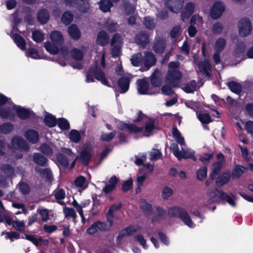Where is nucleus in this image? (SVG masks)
I'll use <instances>...</instances> for the list:
<instances>
[{
	"label": "nucleus",
	"instance_id": "nucleus-29",
	"mask_svg": "<svg viewBox=\"0 0 253 253\" xmlns=\"http://www.w3.org/2000/svg\"><path fill=\"white\" fill-rule=\"evenodd\" d=\"M25 136L26 139L32 143H36L39 140V134L33 129H29L25 133Z\"/></svg>",
	"mask_w": 253,
	"mask_h": 253
},
{
	"label": "nucleus",
	"instance_id": "nucleus-62",
	"mask_svg": "<svg viewBox=\"0 0 253 253\" xmlns=\"http://www.w3.org/2000/svg\"><path fill=\"white\" fill-rule=\"evenodd\" d=\"M144 24L149 29H152L155 26V23L154 20L149 17H145Z\"/></svg>",
	"mask_w": 253,
	"mask_h": 253
},
{
	"label": "nucleus",
	"instance_id": "nucleus-15",
	"mask_svg": "<svg viewBox=\"0 0 253 253\" xmlns=\"http://www.w3.org/2000/svg\"><path fill=\"white\" fill-rule=\"evenodd\" d=\"M225 10V6L221 1H216L213 5L211 12V16L213 19H217L220 17Z\"/></svg>",
	"mask_w": 253,
	"mask_h": 253
},
{
	"label": "nucleus",
	"instance_id": "nucleus-11",
	"mask_svg": "<svg viewBox=\"0 0 253 253\" xmlns=\"http://www.w3.org/2000/svg\"><path fill=\"white\" fill-rule=\"evenodd\" d=\"M65 3L69 7H76L82 12H86L89 8L87 0H65Z\"/></svg>",
	"mask_w": 253,
	"mask_h": 253
},
{
	"label": "nucleus",
	"instance_id": "nucleus-48",
	"mask_svg": "<svg viewBox=\"0 0 253 253\" xmlns=\"http://www.w3.org/2000/svg\"><path fill=\"white\" fill-rule=\"evenodd\" d=\"M186 93H193L196 89V84L195 81H192L182 87Z\"/></svg>",
	"mask_w": 253,
	"mask_h": 253
},
{
	"label": "nucleus",
	"instance_id": "nucleus-30",
	"mask_svg": "<svg viewBox=\"0 0 253 253\" xmlns=\"http://www.w3.org/2000/svg\"><path fill=\"white\" fill-rule=\"evenodd\" d=\"M162 74L159 70H155L152 74L151 82L154 86H159L161 83Z\"/></svg>",
	"mask_w": 253,
	"mask_h": 253
},
{
	"label": "nucleus",
	"instance_id": "nucleus-38",
	"mask_svg": "<svg viewBox=\"0 0 253 253\" xmlns=\"http://www.w3.org/2000/svg\"><path fill=\"white\" fill-rule=\"evenodd\" d=\"M70 36L74 39L77 40L80 38L81 33L77 27L74 25H71L68 29Z\"/></svg>",
	"mask_w": 253,
	"mask_h": 253
},
{
	"label": "nucleus",
	"instance_id": "nucleus-47",
	"mask_svg": "<svg viewBox=\"0 0 253 253\" xmlns=\"http://www.w3.org/2000/svg\"><path fill=\"white\" fill-rule=\"evenodd\" d=\"M142 55L141 53L133 55L131 59V63L133 66H139L142 63Z\"/></svg>",
	"mask_w": 253,
	"mask_h": 253
},
{
	"label": "nucleus",
	"instance_id": "nucleus-31",
	"mask_svg": "<svg viewBox=\"0 0 253 253\" xmlns=\"http://www.w3.org/2000/svg\"><path fill=\"white\" fill-rule=\"evenodd\" d=\"M155 62L156 58L154 55L150 52H146L144 65L147 68V69H149L151 67L153 66L155 64Z\"/></svg>",
	"mask_w": 253,
	"mask_h": 253
},
{
	"label": "nucleus",
	"instance_id": "nucleus-20",
	"mask_svg": "<svg viewBox=\"0 0 253 253\" xmlns=\"http://www.w3.org/2000/svg\"><path fill=\"white\" fill-rule=\"evenodd\" d=\"M137 90L138 92L141 94H151L149 90V83L145 79L138 80L137 82Z\"/></svg>",
	"mask_w": 253,
	"mask_h": 253
},
{
	"label": "nucleus",
	"instance_id": "nucleus-17",
	"mask_svg": "<svg viewBox=\"0 0 253 253\" xmlns=\"http://www.w3.org/2000/svg\"><path fill=\"white\" fill-rule=\"evenodd\" d=\"M72 204L81 216L82 222H84L85 218L84 215V211H86V209L90 204V201L86 200L79 204L76 200H74Z\"/></svg>",
	"mask_w": 253,
	"mask_h": 253
},
{
	"label": "nucleus",
	"instance_id": "nucleus-61",
	"mask_svg": "<svg viewBox=\"0 0 253 253\" xmlns=\"http://www.w3.org/2000/svg\"><path fill=\"white\" fill-rule=\"evenodd\" d=\"M134 240L136 242H138L144 249L146 250L148 246L146 245L145 239L141 235H137L134 237Z\"/></svg>",
	"mask_w": 253,
	"mask_h": 253
},
{
	"label": "nucleus",
	"instance_id": "nucleus-54",
	"mask_svg": "<svg viewBox=\"0 0 253 253\" xmlns=\"http://www.w3.org/2000/svg\"><path fill=\"white\" fill-rule=\"evenodd\" d=\"M165 48V42L163 40H160L155 43L154 50L157 53L162 52Z\"/></svg>",
	"mask_w": 253,
	"mask_h": 253
},
{
	"label": "nucleus",
	"instance_id": "nucleus-10",
	"mask_svg": "<svg viewBox=\"0 0 253 253\" xmlns=\"http://www.w3.org/2000/svg\"><path fill=\"white\" fill-rule=\"evenodd\" d=\"M10 149L14 151V153L23 151H27L29 149L27 142L19 137H14L11 140V145Z\"/></svg>",
	"mask_w": 253,
	"mask_h": 253
},
{
	"label": "nucleus",
	"instance_id": "nucleus-6",
	"mask_svg": "<svg viewBox=\"0 0 253 253\" xmlns=\"http://www.w3.org/2000/svg\"><path fill=\"white\" fill-rule=\"evenodd\" d=\"M50 38L51 42H45L44 47L50 53L55 54L59 50V47L63 42V37L59 32L55 31L51 33Z\"/></svg>",
	"mask_w": 253,
	"mask_h": 253
},
{
	"label": "nucleus",
	"instance_id": "nucleus-35",
	"mask_svg": "<svg viewBox=\"0 0 253 253\" xmlns=\"http://www.w3.org/2000/svg\"><path fill=\"white\" fill-rule=\"evenodd\" d=\"M185 211L177 207H174L169 208L168 210V214L169 216L172 217H181L182 212H184Z\"/></svg>",
	"mask_w": 253,
	"mask_h": 253
},
{
	"label": "nucleus",
	"instance_id": "nucleus-5",
	"mask_svg": "<svg viewBox=\"0 0 253 253\" xmlns=\"http://www.w3.org/2000/svg\"><path fill=\"white\" fill-rule=\"evenodd\" d=\"M179 63L178 62H170L169 65V70L166 78L168 84L174 87L177 86L181 77V74L179 71Z\"/></svg>",
	"mask_w": 253,
	"mask_h": 253
},
{
	"label": "nucleus",
	"instance_id": "nucleus-45",
	"mask_svg": "<svg viewBox=\"0 0 253 253\" xmlns=\"http://www.w3.org/2000/svg\"><path fill=\"white\" fill-rule=\"evenodd\" d=\"M85 50V48L83 47L82 49L78 48H74L72 51V56L74 59L77 60H81L82 59L84 55V51Z\"/></svg>",
	"mask_w": 253,
	"mask_h": 253
},
{
	"label": "nucleus",
	"instance_id": "nucleus-32",
	"mask_svg": "<svg viewBox=\"0 0 253 253\" xmlns=\"http://www.w3.org/2000/svg\"><path fill=\"white\" fill-rule=\"evenodd\" d=\"M194 9L195 5L194 3L192 2L188 3L181 14L183 20L188 18L194 12Z\"/></svg>",
	"mask_w": 253,
	"mask_h": 253
},
{
	"label": "nucleus",
	"instance_id": "nucleus-21",
	"mask_svg": "<svg viewBox=\"0 0 253 253\" xmlns=\"http://www.w3.org/2000/svg\"><path fill=\"white\" fill-rule=\"evenodd\" d=\"M130 78V75H128L126 77H123L118 80V83L121 93H125L127 91L129 88Z\"/></svg>",
	"mask_w": 253,
	"mask_h": 253
},
{
	"label": "nucleus",
	"instance_id": "nucleus-7",
	"mask_svg": "<svg viewBox=\"0 0 253 253\" xmlns=\"http://www.w3.org/2000/svg\"><path fill=\"white\" fill-rule=\"evenodd\" d=\"M170 149L172 151L174 155L179 160L181 159L191 158L194 161L197 160L196 157L195 156V151L191 149L187 148L184 149L182 146L181 150H179L177 145L173 143L170 146Z\"/></svg>",
	"mask_w": 253,
	"mask_h": 253
},
{
	"label": "nucleus",
	"instance_id": "nucleus-56",
	"mask_svg": "<svg viewBox=\"0 0 253 253\" xmlns=\"http://www.w3.org/2000/svg\"><path fill=\"white\" fill-rule=\"evenodd\" d=\"M140 208L145 213H149L152 211V206L145 200L141 201Z\"/></svg>",
	"mask_w": 253,
	"mask_h": 253
},
{
	"label": "nucleus",
	"instance_id": "nucleus-42",
	"mask_svg": "<svg viewBox=\"0 0 253 253\" xmlns=\"http://www.w3.org/2000/svg\"><path fill=\"white\" fill-rule=\"evenodd\" d=\"M172 135L175 141L181 146H185L184 138L181 136L179 131L175 128L172 130Z\"/></svg>",
	"mask_w": 253,
	"mask_h": 253
},
{
	"label": "nucleus",
	"instance_id": "nucleus-40",
	"mask_svg": "<svg viewBox=\"0 0 253 253\" xmlns=\"http://www.w3.org/2000/svg\"><path fill=\"white\" fill-rule=\"evenodd\" d=\"M33 160L36 164L41 166H44L47 162L46 158L40 153L34 154Z\"/></svg>",
	"mask_w": 253,
	"mask_h": 253
},
{
	"label": "nucleus",
	"instance_id": "nucleus-60",
	"mask_svg": "<svg viewBox=\"0 0 253 253\" xmlns=\"http://www.w3.org/2000/svg\"><path fill=\"white\" fill-rule=\"evenodd\" d=\"M116 27V24L110 19L108 20L104 24V28L110 32H114Z\"/></svg>",
	"mask_w": 253,
	"mask_h": 253
},
{
	"label": "nucleus",
	"instance_id": "nucleus-64",
	"mask_svg": "<svg viewBox=\"0 0 253 253\" xmlns=\"http://www.w3.org/2000/svg\"><path fill=\"white\" fill-rule=\"evenodd\" d=\"M13 226L17 230L23 231L25 230V223L23 221L16 220L12 222Z\"/></svg>",
	"mask_w": 253,
	"mask_h": 253
},
{
	"label": "nucleus",
	"instance_id": "nucleus-19",
	"mask_svg": "<svg viewBox=\"0 0 253 253\" xmlns=\"http://www.w3.org/2000/svg\"><path fill=\"white\" fill-rule=\"evenodd\" d=\"M224 159V157L222 154L220 153L217 155L218 162L213 165L212 173L210 175V177L212 180L214 179L218 174L222 166L221 162L223 161Z\"/></svg>",
	"mask_w": 253,
	"mask_h": 253
},
{
	"label": "nucleus",
	"instance_id": "nucleus-50",
	"mask_svg": "<svg viewBox=\"0 0 253 253\" xmlns=\"http://www.w3.org/2000/svg\"><path fill=\"white\" fill-rule=\"evenodd\" d=\"M39 150L42 152L44 155L49 156L52 154L53 150L48 144H42L39 148Z\"/></svg>",
	"mask_w": 253,
	"mask_h": 253
},
{
	"label": "nucleus",
	"instance_id": "nucleus-2",
	"mask_svg": "<svg viewBox=\"0 0 253 253\" xmlns=\"http://www.w3.org/2000/svg\"><path fill=\"white\" fill-rule=\"evenodd\" d=\"M154 122L153 120H149L146 123L145 127H137L136 125L131 123H125L119 121L117 123L118 127L122 130L127 129L130 133L138 134L142 136H149L151 135L155 129Z\"/></svg>",
	"mask_w": 253,
	"mask_h": 253
},
{
	"label": "nucleus",
	"instance_id": "nucleus-36",
	"mask_svg": "<svg viewBox=\"0 0 253 253\" xmlns=\"http://www.w3.org/2000/svg\"><path fill=\"white\" fill-rule=\"evenodd\" d=\"M36 170L38 172L41 176L45 178L48 181H52V174L50 169H39L38 168H36Z\"/></svg>",
	"mask_w": 253,
	"mask_h": 253
},
{
	"label": "nucleus",
	"instance_id": "nucleus-3",
	"mask_svg": "<svg viewBox=\"0 0 253 253\" xmlns=\"http://www.w3.org/2000/svg\"><path fill=\"white\" fill-rule=\"evenodd\" d=\"M92 145L90 143L84 144L80 152V157L78 156L75 157L74 153L70 149L62 148L61 151L69 157H75L74 160L71 164V167L73 168L75 166L76 160L78 159H79L83 164L87 165L88 164L92 156Z\"/></svg>",
	"mask_w": 253,
	"mask_h": 253
},
{
	"label": "nucleus",
	"instance_id": "nucleus-63",
	"mask_svg": "<svg viewBox=\"0 0 253 253\" xmlns=\"http://www.w3.org/2000/svg\"><path fill=\"white\" fill-rule=\"evenodd\" d=\"M244 172V168L241 166H236L232 172V177L236 178L240 177Z\"/></svg>",
	"mask_w": 253,
	"mask_h": 253
},
{
	"label": "nucleus",
	"instance_id": "nucleus-26",
	"mask_svg": "<svg viewBox=\"0 0 253 253\" xmlns=\"http://www.w3.org/2000/svg\"><path fill=\"white\" fill-rule=\"evenodd\" d=\"M135 40L136 42L142 47L145 46L149 42L148 35L143 33L136 35Z\"/></svg>",
	"mask_w": 253,
	"mask_h": 253
},
{
	"label": "nucleus",
	"instance_id": "nucleus-23",
	"mask_svg": "<svg viewBox=\"0 0 253 253\" xmlns=\"http://www.w3.org/2000/svg\"><path fill=\"white\" fill-rule=\"evenodd\" d=\"M15 113L22 119L28 118L31 114V112L29 110L14 105V114Z\"/></svg>",
	"mask_w": 253,
	"mask_h": 253
},
{
	"label": "nucleus",
	"instance_id": "nucleus-25",
	"mask_svg": "<svg viewBox=\"0 0 253 253\" xmlns=\"http://www.w3.org/2000/svg\"><path fill=\"white\" fill-rule=\"evenodd\" d=\"M14 29H13L11 32V37L13 39L17 46L22 50H24L25 49L26 45L25 41L24 39L20 36L14 34Z\"/></svg>",
	"mask_w": 253,
	"mask_h": 253
},
{
	"label": "nucleus",
	"instance_id": "nucleus-57",
	"mask_svg": "<svg viewBox=\"0 0 253 253\" xmlns=\"http://www.w3.org/2000/svg\"><path fill=\"white\" fill-rule=\"evenodd\" d=\"M207 175V169L206 167H203L197 171V177L199 180H203Z\"/></svg>",
	"mask_w": 253,
	"mask_h": 253
},
{
	"label": "nucleus",
	"instance_id": "nucleus-8",
	"mask_svg": "<svg viewBox=\"0 0 253 253\" xmlns=\"http://www.w3.org/2000/svg\"><path fill=\"white\" fill-rule=\"evenodd\" d=\"M153 169V167L151 165H144L143 168L140 169L139 172L137 177L136 193H138L140 191L141 187L143 185L144 181L152 172Z\"/></svg>",
	"mask_w": 253,
	"mask_h": 253
},
{
	"label": "nucleus",
	"instance_id": "nucleus-49",
	"mask_svg": "<svg viewBox=\"0 0 253 253\" xmlns=\"http://www.w3.org/2000/svg\"><path fill=\"white\" fill-rule=\"evenodd\" d=\"M26 54L27 56L35 59H39L42 58L39 54L37 50L33 47L30 48L26 51Z\"/></svg>",
	"mask_w": 253,
	"mask_h": 253
},
{
	"label": "nucleus",
	"instance_id": "nucleus-24",
	"mask_svg": "<svg viewBox=\"0 0 253 253\" xmlns=\"http://www.w3.org/2000/svg\"><path fill=\"white\" fill-rule=\"evenodd\" d=\"M109 36L105 31H101L98 33L97 35L96 42L98 44L101 46H104L109 43Z\"/></svg>",
	"mask_w": 253,
	"mask_h": 253
},
{
	"label": "nucleus",
	"instance_id": "nucleus-27",
	"mask_svg": "<svg viewBox=\"0 0 253 253\" xmlns=\"http://www.w3.org/2000/svg\"><path fill=\"white\" fill-rule=\"evenodd\" d=\"M246 46L244 43H241L238 45L234 51V54L239 61L246 58L247 55L245 54Z\"/></svg>",
	"mask_w": 253,
	"mask_h": 253
},
{
	"label": "nucleus",
	"instance_id": "nucleus-13",
	"mask_svg": "<svg viewBox=\"0 0 253 253\" xmlns=\"http://www.w3.org/2000/svg\"><path fill=\"white\" fill-rule=\"evenodd\" d=\"M238 28L239 34L242 37L249 35L252 30L251 23L247 18H243L240 21Z\"/></svg>",
	"mask_w": 253,
	"mask_h": 253
},
{
	"label": "nucleus",
	"instance_id": "nucleus-16",
	"mask_svg": "<svg viewBox=\"0 0 253 253\" xmlns=\"http://www.w3.org/2000/svg\"><path fill=\"white\" fill-rule=\"evenodd\" d=\"M203 23V19L202 17L198 15H194L190 20L191 25L188 28V34L190 36L194 37L197 33L196 28L193 26L197 25V26H201Z\"/></svg>",
	"mask_w": 253,
	"mask_h": 253
},
{
	"label": "nucleus",
	"instance_id": "nucleus-9",
	"mask_svg": "<svg viewBox=\"0 0 253 253\" xmlns=\"http://www.w3.org/2000/svg\"><path fill=\"white\" fill-rule=\"evenodd\" d=\"M93 76L96 80L100 81L103 84L108 85L107 82L104 75L97 67H92L86 75V82L91 83L94 81Z\"/></svg>",
	"mask_w": 253,
	"mask_h": 253
},
{
	"label": "nucleus",
	"instance_id": "nucleus-59",
	"mask_svg": "<svg viewBox=\"0 0 253 253\" xmlns=\"http://www.w3.org/2000/svg\"><path fill=\"white\" fill-rule=\"evenodd\" d=\"M13 126L10 123H4L0 126V132L7 133L13 129Z\"/></svg>",
	"mask_w": 253,
	"mask_h": 253
},
{
	"label": "nucleus",
	"instance_id": "nucleus-58",
	"mask_svg": "<svg viewBox=\"0 0 253 253\" xmlns=\"http://www.w3.org/2000/svg\"><path fill=\"white\" fill-rule=\"evenodd\" d=\"M32 38L37 42H42L44 39L43 34L39 31H35L32 33Z\"/></svg>",
	"mask_w": 253,
	"mask_h": 253
},
{
	"label": "nucleus",
	"instance_id": "nucleus-34",
	"mask_svg": "<svg viewBox=\"0 0 253 253\" xmlns=\"http://www.w3.org/2000/svg\"><path fill=\"white\" fill-rule=\"evenodd\" d=\"M230 177V172L227 171V172H225L218 176L216 181V183L217 185L222 186L228 183Z\"/></svg>",
	"mask_w": 253,
	"mask_h": 253
},
{
	"label": "nucleus",
	"instance_id": "nucleus-37",
	"mask_svg": "<svg viewBox=\"0 0 253 253\" xmlns=\"http://www.w3.org/2000/svg\"><path fill=\"white\" fill-rule=\"evenodd\" d=\"M226 45V41L223 38H218L215 42L214 49L217 52L223 50Z\"/></svg>",
	"mask_w": 253,
	"mask_h": 253
},
{
	"label": "nucleus",
	"instance_id": "nucleus-53",
	"mask_svg": "<svg viewBox=\"0 0 253 253\" xmlns=\"http://www.w3.org/2000/svg\"><path fill=\"white\" fill-rule=\"evenodd\" d=\"M173 190L170 187L165 186L163 188L162 192V197L164 199H168L172 195Z\"/></svg>",
	"mask_w": 253,
	"mask_h": 253
},
{
	"label": "nucleus",
	"instance_id": "nucleus-33",
	"mask_svg": "<svg viewBox=\"0 0 253 253\" xmlns=\"http://www.w3.org/2000/svg\"><path fill=\"white\" fill-rule=\"evenodd\" d=\"M181 216L180 218L185 225L190 228H193L196 226V224L191 219L190 216L186 211L181 213Z\"/></svg>",
	"mask_w": 253,
	"mask_h": 253
},
{
	"label": "nucleus",
	"instance_id": "nucleus-44",
	"mask_svg": "<svg viewBox=\"0 0 253 253\" xmlns=\"http://www.w3.org/2000/svg\"><path fill=\"white\" fill-rule=\"evenodd\" d=\"M198 66L201 72L207 76L209 75V70L210 68V64L208 61L206 60L200 63Z\"/></svg>",
	"mask_w": 253,
	"mask_h": 253
},
{
	"label": "nucleus",
	"instance_id": "nucleus-14",
	"mask_svg": "<svg viewBox=\"0 0 253 253\" xmlns=\"http://www.w3.org/2000/svg\"><path fill=\"white\" fill-rule=\"evenodd\" d=\"M7 103L8 106L6 105L0 109V117L2 118L12 119L14 117V104L9 101Z\"/></svg>",
	"mask_w": 253,
	"mask_h": 253
},
{
	"label": "nucleus",
	"instance_id": "nucleus-22",
	"mask_svg": "<svg viewBox=\"0 0 253 253\" xmlns=\"http://www.w3.org/2000/svg\"><path fill=\"white\" fill-rule=\"evenodd\" d=\"M118 181L119 179L116 176L111 177L106 186L103 188V192L107 194L112 191L115 189Z\"/></svg>",
	"mask_w": 253,
	"mask_h": 253
},
{
	"label": "nucleus",
	"instance_id": "nucleus-55",
	"mask_svg": "<svg viewBox=\"0 0 253 253\" xmlns=\"http://www.w3.org/2000/svg\"><path fill=\"white\" fill-rule=\"evenodd\" d=\"M230 89L233 92L239 93L242 90L241 85L235 82H230L228 84Z\"/></svg>",
	"mask_w": 253,
	"mask_h": 253
},
{
	"label": "nucleus",
	"instance_id": "nucleus-28",
	"mask_svg": "<svg viewBox=\"0 0 253 253\" xmlns=\"http://www.w3.org/2000/svg\"><path fill=\"white\" fill-rule=\"evenodd\" d=\"M84 134L83 131H80L76 129H72L69 133L68 138L71 141L74 143H79Z\"/></svg>",
	"mask_w": 253,
	"mask_h": 253
},
{
	"label": "nucleus",
	"instance_id": "nucleus-4",
	"mask_svg": "<svg viewBox=\"0 0 253 253\" xmlns=\"http://www.w3.org/2000/svg\"><path fill=\"white\" fill-rule=\"evenodd\" d=\"M121 204H118L117 205H112L108 210V211L107 213V220L109 222V224L106 223L101 222H97L94 224H93L90 227H89L87 230V232L90 235H92L95 233L98 230H109L111 226L113 224L112 218L113 217V212L121 208Z\"/></svg>",
	"mask_w": 253,
	"mask_h": 253
},
{
	"label": "nucleus",
	"instance_id": "nucleus-12",
	"mask_svg": "<svg viewBox=\"0 0 253 253\" xmlns=\"http://www.w3.org/2000/svg\"><path fill=\"white\" fill-rule=\"evenodd\" d=\"M122 44V41L121 36L119 34H115L111 41V45L112 46V55L113 56L119 55L121 47Z\"/></svg>",
	"mask_w": 253,
	"mask_h": 253
},
{
	"label": "nucleus",
	"instance_id": "nucleus-18",
	"mask_svg": "<svg viewBox=\"0 0 253 253\" xmlns=\"http://www.w3.org/2000/svg\"><path fill=\"white\" fill-rule=\"evenodd\" d=\"M184 0H165L166 6L171 11L178 12L182 7Z\"/></svg>",
	"mask_w": 253,
	"mask_h": 253
},
{
	"label": "nucleus",
	"instance_id": "nucleus-1",
	"mask_svg": "<svg viewBox=\"0 0 253 253\" xmlns=\"http://www.w3.org/2000/svg\"><path fill=\"white\" fill-rule=\"evenodd\" d=\"M219 200H224L232 207L236 206L237 197L233 193H226L221 191L209 190L207 195L206 206L211 207V206L218 202Z\"/></svg>",
	"mask_w": 253,
	"mask_h": 253
},
{
	"label": "nucleus",
	"instance_id": "nucleus-46",
	"mask_svg": "<svg viewBox=\"0 0 253 253\" xmlns=\"http://www.w3.org/2000/svg\"><path fill=\"white\" fill-rule=\"evenodd\" d=\"M57 123L59 127L62 130H67L70 128V123L65 118H59Z\"/></svg>",
	"mask_w": 253,
	"mask_h": 253
},
{
	"label": "nucleus",
	"instance_id": "nucleus-39",
	"mask_svg": "<svg viewBox=\"0 0 253 253\" xmlns=\"http://www.w3.org/2000/svg\"><path fill=\"white\" fill-rule=\"evenodd\" d=\"M49 14L45 10H40L38 14V20L41 24L46 23L49 19Z\"/></svg>",
	"mask_w": 253,
	"mask_h": 253
},
{
	"label": "nucleus",
	"instance_id": "nucleus-43",
	"mask_svg": "<svg viewBox=\"0 0 253 253\" xmlns=\"http://www.w3.org/2000/svg\"><path fill=\"white\" fill-rule=\"evenodd\" d=\"M44 122L47 126L50 127H53L57 124L56 118L49 114H47L45 116Z\"/></svg>",
	"mask_w": 253,
	"mask_h": 253
},
{
	"label": "nucleus",
	"instance_id": "nucleus-41",
	"mask_svg": "<svg viewBox=\"0 0 253 253\" xmlns=\"http://www.w3.org/2000/svg\"><path fill=\"white\" fill-rule=\"evenodd\" d=\"M99 5L102 11L107 12L112 6V2L111 0H100Z\"/></svg>",
	"mask_w": 253,
	"mask_h": 253
},
{
	"label": "nucleus",
	"instance_id": "nucleus-51",
	"mask_svg": "<svg viewBox=\"0 0 253 253\" xmlns=\"http://www.w3.org/2000/svg\"><path fill=\"white\" fill-rule=\"evenodd\" d=\"M75 185L76 187L81 188L83 189H85L87 186L85 178L82 176H80L76 179Z\"/></svg>",
	"mask_w": 253,
	"mask_h": 253
},
{
	"label": "nucleus",
	"instance_id": "nucleus-52",
	"mask_svg": "<svg viewBox=\"0 0 253 253\" xmlns=\"http://www.w3.org/2000/svg\"><path fill=\"white\" fill-rule=\"evenodd\" d=\"M197 117L202 124H209L211 122V118L208 113H198Z\"/></svg>",
	"mask_w": 253,
	"mask_h": 253
}]
</instances>
